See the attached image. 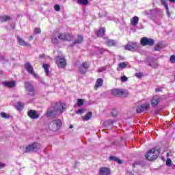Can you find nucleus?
I'll list each match as a JSON object with an SVG mask.
<instances>
[{"label": "nucleus", "mask_w": 175, "mask_h": 175, "mask_svg": "<svg viewBox=\"0 0 175 175\" xmlns=\"http://www.w3.org/2000/svg\"><path fill=\"white\" fill-rule=\"evenodd\" d=\"M64 113V107L61 103H56L54 106L49 108L46 117H57V114Z\"/></svg>", "instance_id": "f257e3e1"}, {"label": "nucleus", "mask_w": 175, "mask_h": 175, "mask_svg": "<svg viewBox=\"0 0 175 175\" xmlns=\"http://www.w3.org/2000/svg\"><path fill=\"white\" fill-rule=\"evenodd\" d=\"M159 154H161V148H152L145 154V158H146L148 161H154L158 158Z\"/></svg>", "instance_id": "f03ea898"}, {"label": "nucleus", "mask_w": 175, "mask_h": 175, "mask_svg": "<svg viewBox=\"0 0 175 175\" xmlns=\"http://www.w3.org/2000/svg\"><path fill=\"white\" fill-rule=\"evenodd\" d=\"M62 125V122L61 121V120L57 119L50 122L49 125V129H50V131H52V132H57V131L60 129Z\"/></svg>", "instance_id": "7ed1b4c3"}, {"label": "nucleus", "mask_w": 175, "mask_h": 175, "mask_svg": "<svg viewBox=\"0 0 175 175\" xmlns=\"http://www.w3.org/2000/svg\"><path fill=\"white\" fill-rule=\"evenodd\" d=\"M41 147L42 145L40 143H33L26 147L25 152H36V151L40 150Z\"/></svg>", "instance_id": "20e7f679"}, {"label": "nucleus", "mask_w": 175, "mask_h": 175, "mask_svg": "<svg viewBox=\"0 0 175 175\" xmlns=\"http://www.w3.org/2000/svg\"><path fill=\"white\" fill-rule=\"evenodd\" d=\"M112 95H114L115 96H118L120 98H125L126 96H128V92L126 90L124 89H113L111 91Z\"/></svg>", "instance_id": "39448f33"}, {"label": "nucleus", "mask_w": 175, "mask_h": 175, "mask_svg": "<svg viewBox=\"0 0 175 175\" xmlns=\"http://www.w3.org/2000/svg\"><path fill=\"white\" fill-rule=\"evenodd\" d=\"M57 36L59 40L66 41V42H70L75 38L71 33H60Z\"/></svg>", "instance_id": "423d86ee"}, {"label": "nucleus", "mask_w": 175, "mask_h": 175, "mask_svg": "<svg viewBox=\"0 0 175 175\" xmlns=\"http://www.w3.org/2000/svg\"><path fill=\"white\" fill-rule=\"evenodd\" d=\"M140 43L142 46H154L155 44V40L152 38H148L147 37H143L141 38Z\"/></svg>", "instance_id": "0eeeda50"}, {"label": "nucleus", "mask_w": 175, "mask_h": 175, "mask_svg": "<svg viewBox=\"0 0 175 175\" xmlns=\"http://www.w3.org/2000/svg\"><path fill=\"white\" fill-rule=\"evenodd\" d=\"M25 69L29 73V75H32L35 79H39V75H38L36 73H35V71L33 70V67L31 64L29 63H26L25 64Z\"/></svg>", "instance_id": "6e6552de"}, {"label": "nucleus", "mask_w": 175, "mask_h": 175, "mask_svg": "<svg viewBox=\"0 0 175 175\" xmlns=\"http://www.w3.org/2000/svg\"><path fill=\"white\" fill-rule=\"evenodd\" d=\"M25 88L29 96H33L35 95V90L33 89V86L32 84H31V83L25 82Z\"/></svg>", "instance_id": "1a4fd4ad"}, {"label": "nucleus", "mask_w": 175, "mask_h": 175, "mask_svg": "<svg viewBox=\"0 0 175 175\" xmlns=\"http://www.w3.org/2000/svg\"><path fill=\"white\" fill-rule=\"evenodd\" d=\"M148 110H150V104L148 103L138 105L136 108L137 113H144V111H148Z\"/></svg>", "instance_id": "9d476101"}, {"label": "nucleus", "mask_w": 175, "mask_h": 175, "mask_svg": "<svg viewBox=\"0 0 175 175\" xmlns=\"http://www.w3.org/2000/svg\"><path fill=\"white\" fill-rule=\"evenodd\" d=\"M55 62L59 68H65V66H66V60L64 57L59 56L56 57Z\"/></svg>", "instance_id": "9b49d317"}, {"label": "nucleus", "mask_w": 175, "mask_h": 175, "mask_svg": "<svg viewBox=\"0 0 175 175\" xmlns=\"http://www.w3.org/2000/svg\"><path fill=\"white\" fill-rule=\"evenodd\" d=\"M27 116L31 120H38V118L40 117V115L38 113V111L33 109L29 110V111L27 112Z\"/></svg>", "instance_id": "f8f14e48"}, {"label": "nucleus", "mask_w": 175, "mask_h": 175, "mask_svg": "<svg viewBox=\"0 0 175 175\" xmlns=\"http://www.w3.org/2000/svg\"><path fill=\"white\" fill-rule=\"evenodd\" d=\"M126 50H129V51H136L137 49H139V46L136 42H129L126 46Z\"/></svg>", "instance_id": "ddd939ff"}, {"label": "nucleus", "mask_w": 175, "mask_h": 175, "mask_svg": "<svg viewBox=\"0 0 175 175\" xmlns=\"http://www.w3.org/2000/svg\"><path fill=\"white\" fill-rule=\"evenodd\" d=\"M111 170L107 167H102L99 169L98 175H110Z\"/></svg>", "instance_id": "4468645a"}, {"label": "nucleus", "mask_w": 175, "mask_h": 175, "mask_svg": "<svg viewBox=\"0 0 175 175\" xmlns=\"http://www.w3.org/2000/svg\"><path fill=\"white\" fill-rule=\"evenodd\" d=\"M88 68H90V64L87 62H83L79 68V70L80 73H87L88 72Z\"/></svg>", "instance_id": "2eb2a0df"}, {"label": "nucleus", "mask_w": 175, "mask_h": 175, "mask_svg": "<svg viewBox=\"0 0 175 175\" xmlns=\"http://www.w3.org/2000/svg\"><path fill=\"white\" fill-rule=\"evenodd\" d=\"M2 85L4 87H7V88H13L14 87H16V81H3L2 82Z\"/></svg>", "instance_id": "dca6fc26"}, {"label": "nucleus", "mask_w": 175, "mask_h": 175, "mask_svg": "<svg viewBox=\"0 0 175 175\" xmlns=\"http://www.w3.org/2000/svg\"><path fill=\"white\" fill-rule=\"evenodd\" d=\"M147 64L148 66H150L151 68H157L158 66V63L154 60L152 58L147 59Z\"/></svg>", "instance_id": "f3484780"}, {"label": "nucleus", "mask_w": 175, "mask_h": 175, "mask_svg": "<svg viewBox=\"0 0 175 175\" xmlns=\"http://www.w3.org/2000/svg\"><path fill=\"white\" fill-rule=\"evenodd\" d=\"M159 103V97L158 96H154L151 100V105L153 107L158 106Z\"/></svg>", "instance_id": "a211bd4d"}, {"label": "nucleus", "mask_w": 175, "mask_h": 175, "mask_svg": "<svg viewBox=\"0 0 175 175\" xmlns=\"http://www.w3.org/2000/svg\"><path fill=\"white\" fill-rule=\"evenodd\" d=\"M105 32L106 28L101 27L97 31H96V34L97 35V36H98V38H102V36H105Z\"/></svg>", "instance_id": "6ab92c4d"}, {"label": "nucleus", "mask_w": 175, "mask_h": 175, "mask_svg": "<svg viewBox=\"0 0 175 175\" xmlns=\"http://www.w3.org/2000/svg\"><path fill=\"white\" fill-rule=\"evenodd\" d=\"M105 44L109 47L117 45V41L111 39H108L105 41Z\"/></svg>", "instance_id": "aec40b11"}, {"label": "nucleus", "mask_w": 175, "mask_h": 175, "mask_svg": "<svg viewBox=\"0 0 175 175\" xmlns=\"http://www.w3.org/2000/svg\"><path fill=\"white\" fill-rule=\"evenodd\" d=\"M103 85V79L98 78L96 82L94 90L96 91L99 87H102Z\"/></svg>", "instance_id": "412c9836"}, {"label": "nucleus", "mask_w": 175, "mask_h": 175, "mask_svg": "<svg viewBox=\"0 0 175 175\" xmlns=\"http://www.w3.org/2000/svg\"><path fill=\"white\" fill-rule=\"evenodd\" d=\"M17 40H18V42L19 44H20V46H29V43L25 42V40H24L20 36L17 37Z\"/></svg>", "instance_id": "4be33fe9"}, {"label": "nucleus", "mask_w": 175, "mask_h": 175, "mask_svg": "<svg viewBox=\"0 0 175 175\" xmlns=\"http://www.w3.org/2000/svg\"><path fill=\"white\" fill-rule=\"evenodd\" d=\"M131 24L133 27L139 24V17L137 16H133L132 19L131 20Z\"/></svg>", "instance_id": "5701e85b"}, {"label": "nucleus", "mask_w": 175, "mask_h": 175, "mask_svg": "<svg viewBox=\"0 0 175 175\" xmlns=\"http://www.w3.org/2000/svg\"><path fill=\"white\" fill-rule=\"evenodd\" d=\"M83 41L84 37H83V36L81 35H78L77 39L75 40L74 43L75 44H80L81 43H83Z\"/></svg>", "instance_id": "b1692460"}, {"label": "nucleus", "mask_w": 175, "mask_h": 175, "mask_svg": "<svg viewBox=\"0 0 175 175\" xmlns=\"http://www.w3.org/2000/svg\"><path fill=\"white\" fill-rule=\"evenodd\" d=\"M9 20H12V18L9 16L4 15L0 16L1 23H5L6 21H9Z\"/></svg>", "instance_id": "393cba45"}, {"label": "nucleus", "mask_w": 175, "mask_h": 175, "mask_svg": "<svg viewBox=\"0 0 175 175\" xmlns=\"http://www.w3.org/2000/svg\"><path fill=\"white\" fill-rule=\"evenodd\" d=\"M157 11L154 9H151V10H148L145 11V14L146 16H152L154 14H155V12Z\"/></svg>", "instance_id": "a878e982"}, {"label": "nucleus", "mask_w": 175, "mask_h": 175, "mask_svg": "<svg viewBox=\"0 0 175 175\" xmlns=\"http://www.w3.org/2000/svg\"><path fill=\"white\" fill-rule=\"evenodd\" d=\"M15 107H16V110H18V111H20L21 110H23V109H24V103H17L15 105Z\"/></svg>", "instance_id": "bb28decb"}, {"label": "nucleus", "mask_w": 175, "mask_h": 175, "mask_svg": "<svg viewBox=\"0 0 175 175\" xmlns=\"http://www.w3.org/2000/svg\"><path fill=\"white\" fill-rule=\"evenodd\" d=\"M161 3L165 8L167 13L169 14V6L167 5V0H161Z\"/></svg>", "instance_id": "cd10ccee"}, {"label": "nucleus", "mask_w": 175, "mask_h": 175, "mask_svg": "<svg viewBox=\"0 0 175 175\" xmlns=\"http://www.w3.org/2000/svg\"><path fill=\"white\" fill-rule=\"evenodd\" d=\"M163 44L162 42L158 43L154 46V50L155 51H159L160 50H162L163 49Z\"/></svg>", "instance_id": "c85d7f7f"}, {"label": "nucleus", "mask_w": 175, "mask_h": 175, "mask_svg": "<svg viewBox=\"0 0 175 175\" xmlns=\"http://www.w3.org/2000/svg\"><path fill=\"white\" fill-rule=\"evenodd\" d=\"M42 68L44 69L45 70V73L46 76H49V68H50V66L49 64H43L42 65Z\"/></svg>", "instance_id": "c756f323"}, {"label": "nucleus", "mask_w": 175, "mask_h": 175, "mask_svg": "<svg viewBox=\"0 0 175 175\" xmlns=\"http://www.w3.org/2000/svg\"><path fill=\"white\" fill-rule=\"evenodd\" d=\"M91 117H92V112H88L83 118L84 121H88Z\"/></svg>", "instance_id": "7c9ffc66"}, {"label": "nucleus", "mask_w": 175, "mask_h": 175, "mask_svg": "<svg viewBox=\"0 0 175 175\" xmlns=\"http://www.w3.org/2000/svg\"><path fill=\"white\" fill-rule=\"evenodd\" d=\"M110 161H114V162H118V163H119L120 165H121V163H122V161L118 159V157H109Z\"/></svg>", "instance_id": "2f4dec72"}, {"label": "nucleus", "mask_w": 175, "mask_h": 175, "mask_svg": "<svg viewBox=\"0 0 175 175\" xmlns=\"http://www.w3.org/2000/svg\"><path fill=\"white\" fill-rule=\"evenodd\" d=\"M51 42L53 44L57 45L58 43H59V40H58V38H57V36H53L51 38Z\"/></svg>", "instance_id": "473e14b6"}, {"label": "nucleus", "mask_w": 175, "mask_h": 175, "mask_svg": "<svg viewBox=\"0 0 175 175\" xmlns=\"http://www.w3.org/2000/svg\"><path fill=\"white\" fill-rule=\"evenodd\" d=\"M77 3L79 5H88V0H77Z\"/></svg>", "instance_id": "72a5a7b5"}, {"label": "nucleus", "mask_w": 175, "mask_h": 175, "mask_svg": "<svg viewBox=\"0 0 175 175\" xmlns=\"http://www.w3.org/2000/svg\"><path fill=\"white\" fill-rule=\"evenodd\" d=\"M0 116L2 118H10V115H9L5 112H1L0 113Z\"/></svg>", "instance_id": "f704fd0d"}, {"label": "nucleus", "mask_w": 175, "mask_h": 175, "mask_svg": "<svg viewBox=\"0 0 175 175\" xmlns=\"http://www.w3.org/2000/svg\"><path fill=\"white\" fill-rule=\"evenodd\" d=\"M84 105V100L81 98H79L78 99V102H77V106H79V107L83 106Z\"/></svg>", "instance_id": "c9c22d12"}, {"label": "nucleus", "mask_w": 175, "mask_h": 175, "mask_svg": "<svg viewBox=\"0 0 175 175\" xmlns=\"http://www.w3.org/2000/svg\"><path fill=\"white\" fill-rule=\"evenodd\" d=\"M118 114V111H117V109H112L111 115L113 116V117H117Z\"/></svg>", "instance_id": "e433bc0d"}, {"label": "nucleus", "mask_w": 175, "mask_h": 175, "mask_svg": "<svg viewBox=\"0 0 175 175\" xmlns=\"http://www.w3.org/2000/svg\"><path fill=\"white\" fill-rule=\"evenodd\" d=\"M126 64H125V62H121L118 64L119 68H120V69H124V68H126Z\"/></svg>", "instance_id": "4c0bfd02"}, {"label": "nucleus", "mask_w": 175, "mask_h": 175, "mask_svg": "<svg viewBox=\"0 0 175 175\" xmlns=\"http://www.w3.org/2000/svg\"><path fill=\"white\" fill-rule=\"evenodd\" d=\"M170 62L171 64H175V55H172L170 57Z\"/></svg>", "instance_id": "58836bf2"}, {"label": "nucleus", "mask_w": 175, "mask_h": 175, "mask_svg": "<svg viewBox=\"0 0 175 175\" xmlns=\"http://www.w3.org/2000/svg\"><path fill=\"white\" fill-rule=\"evenodd\" d=\"M54 9L56 12H59L61 10V6L58 4L55 5Z\"/></svg>", "instance_id": "ea45409f"}, {"label": "nucleus", "mask_w": 175, "mask_h": 175, "mask_svg": "<svg viewBox=\"0 0 175 175\" xmlns=\"http://www.w3.org/2000/svg\"><path fill=\"white\" fill-rule=\"evenodd\" d=\"M121 81L122 83H125V81H128V77L124 75L121 77Z\"/></svg>", "instance_id": "a19ab883"}, {"label": "nucleus", "mask_w": 175, "mask_h": 175, "mask_svg": "<svg viewBox=\"0 0 175 175\" xmlns=\"http://www.w3.org/2000/svg\"><path fill=\"white\" fill-rule=\"evenodd\" d=\"M166 165L167 166H168L169 167H170V166H172V160L170 159H167L166 161Z\"/></svg>", "instance_id": "79ce46f5"}, {"label": "nucleus", "mask_w": 175, "mask_h": 175, "mask_svg": "<svg viewBox=\"0 0 175 175\" xmlns=\"http://www.w3.org/2000/svg\"><path fill=\"white\" fill-rule=\"evenodd\" d=\"M135 76L137 79H142V77H143V74H142V72H137L135 74Z\"/></svg>", "instance_id": "37998d69"}, {"label": "nucleus", "mask_w": 175, "mask_h": 175, "mask_svg": "<svg viewBox=\"0 0 175 175\" xmlns=\"http://www.w3.org/2000/svg\"><path fill=\"white\" fill-rule=\"evenodd\" d=\"M83 113H84V109H80L76 111V114H83Z\"/></svg>", "instance_id": "c03bdc74"}, {"label": "nucleus", "mask_w": 175, "mask_h": 175, "mask_svg": "<svg viewBox=\"0 0 175 175\" xmlns=\"http://www.w3.org/2000/svg\"><path fill=\"white\" fill-rule=\"evenodd\" d=\"M34 31H35V33H40V32H42V30H40V28H38V27L35 28Z\"/></svg>", "instance_id": "a18cd8bd"}, {"label": "nucleus", "mask_w": 175, "mask_h": 175, "mask_svg": "<svg viewBox=\"0 0 175 175\" xmlns=\"http://www.w3.org/2000/svg\"><path fill=\"white\" fill-rule=\"evenodd\" d=\"M99 51H100V53L103 54V53H105V51H109L106 49H100Z\"/></svg>", "instance_id": "49530a36"}, {"label": "nucleus", "mask_w": 175, "mask_h": 175, "mask_svg": "<svg viewBox=\"0 0 175 175\" xmlns=\"http://www.w3.org/2000/svg\"><path fill=\"white\" fill-rule=\"evenodd\" d=\"M106 70V67H102L98 70V72H105Z\"/></svg>", "instance_id": "de8ad7c7"}, {"label": "nucleus", "mask_w": 175, "mask_h": 175, "mask_svg": "<svg viewBox=\"0 0 175 175\" xmlns=\"http://www.w3.org/2000/svg\"><path fill=\"white\" fill-rule=\"evenodd\" d=\"M5 166H6V165L5 163L0 162V169L5 167Z\"/></svg>", "instance_id": "09e8293b"}, {"label": "nucleus", "mask_w": 175, "mask_h": 175, "mask_svg": "<svg viewBox=\"0 0 175 175\" xmlns=\"http://www.w3.org/2000/svg\"><path fill=\"white\" fill-rule=\"evenodd\" d=\"M155 91H156V92H160V91H161V90L159 88H157V89H155Z\"/></svg>", "instance_id": "8fccbe9b"}, {"label": "nucleus", "mask_w": 175, "mask_h": 175, "mask_svg": "<svg viewBox=\"0 0 175 175\" xmlns=\"http://www.w3.org/2000/svg\"><path fill=\"white\" fill-rule=\"evenodd\" d=\"M167 157H172V152L167 153Z\"/></svg>", "instance_id": "3c124183"}, {"label": "nucleus", "mask_w": 175, "mask_h": 175, "mask_svg": "<svg viewBox=\"0 0 175 175\" xmlns=\"http://www.w3.org/2000/svg\"><path fill=\"white\" fill-rule=\"evenodd\" d=\"M110 122H111V121L107 120V121L105 122V124H110Z\"/></svg>", "instance_id": "603ef678"}, {"label": "nucleus", "mask_w": 175, "mask_h": 175, "mask_svg": "<svg viewBox=\"0 0 175 175\" xmlns=\"http://www.w3.org/2000/svg\"><path fill=\"white\" fill-rule=\"evenodd\" d=\"M44 55H45L44 54L40 55V58H44Z\"/></svg>", "instance_id": "864d4df0"}, {"label": "nucleus", "mask_w": 175, "mask_h": 175, "mask_svg": "<svg viewBox=\"0 0 175 175\" xmlns=\"http://www.w3.org/2000/svg\"><path fill=\"white\" fill-rule=\"evenodd\" d=\"M0 75H4V72L2 71V70H0Z\"/></svg>", "instance_id": "5fc2aeb1"}, {"label": "nucleus", "mask_w": 175, "mask_h": 175, "mask_svg": "<svg viewBox=\"0 0 175 175\" xmlns=\"http://www.w3.org/2000/svg\"><path fill=\"white\" fill-rule=\"evenodd\" d=\"M170 2H174L175 3V0H169Z\"/></svg>", "instance_id": "6e6d98bb"}, {"label": "nucleus", "mask_w": 175, "mask_h": 175, "mask_svg": "<svg viewBox=\"0 0 175 175\" xmlns=\"http://www.w3.org/2000/svg\"><path fill=\"white\" fill-rule=\"evenodd\" d=\"M72 128H73V125L70 126V129H72Z\"/></svg>", "instance_id": "4d7b16f0"}, {"label": "nucleus", "mask_w": 175, "mask_h": 175, "mask_svg": "<svg viewBox=\"0 0 175 175\" xmlns=\"http://www.w3.org/2000/svg\"><path fill=\"white\" fill-rule=\"evenodd\" d=\"M135 164H133V167H135Z\"/></svg>", "instance_id": "13d9d810"}]
</instances>
